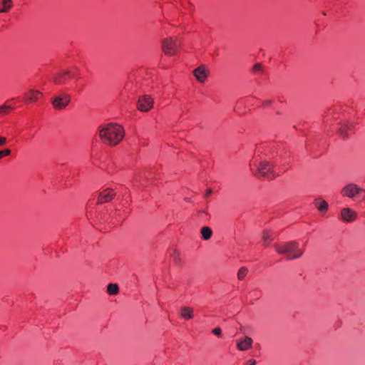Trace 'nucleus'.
I'll return each instance as SVG.
<instances>
[{"label": "nucleus", "instance_id": "nucleus-24", "mask_svg": "<svg viewBox=\"0 0 365 365\" xmlns=\"http://www.w3.org/2000/svg\"><path fill=\"white\" fill-rule=\"evenodd\" d=\"M252 70L253 71L255 72H257V71H260L262 70V66L261 63H256L254 65L253 68H252Z\"/></svg>", "mask_w": 365, "mask_h": 365}, {"label": "nucleus", "instance_id": "nucleus-6", "mask_svg": "<svg viewBox=\"0 0 365 365\" xmlns=\"http://www.w3.org/2000/svg\"><path fill=\"white\" fill-rule=\"evenodd\" d=\"M70 102V96L68 94H62L55 96L51 103L57 110H61L67 106Z\"/></svg>", "mask_w": 365, "mask_h": 365}, {"label": "nucleus", "instance_id": "nucleus-23", "mask_svg": "<svg viewBox=\"0 0 365 365\" xmlns=\"http://www.w3.org/2000/svg\"><path fill=\"white\" fill-rule=\"evenodd\" d=\"M11 154V150L10 149H4L2 150H0V159L2 158L4 156L9 155Z\"/></svg>", "mask_w": 365, "mask_h": 365}, {"label": "nucleus", "instance_id": "nucleus-18", "mask_svg": "<svg viewBox=\"0 0 365 365\" xmlns=\"http://www.w3.org/2000/svg\"><path fill=\"white\" fill-rule=\"evenodd\" d=\"M171 257L175 265L180 266L182 264V259L180 257V253L177 250H172L170 253Z\"/></svg>", "mask_w": 365, "mask_h": 365}, {"label": "nucleus", "instance_id": "nucleus-32", "mask_svg": "<svg viewBox=\"0 0 365 365\" xmlns=\"http://www.w3.org/2000/svg\"><path fill=\"white\" fill-rule=\"evenodd\" d=\"M76 76V73H74L73 72H72V76H68L69 78H73Z\"/></svg>", "mask_w": 365, "mask_h": 365}, {"label": "nucleus", "instance_id": "nucleus-1", "mask_svg": "<svg viewBox=\"0 0 365 365\" xmlns=\"http://www.w3.org/2000/svg\"><path fill=\"white\" fill-rule=\"evenodd\" d=\"M98 131L101 142L111 147L119 144L125 136L123 128L115 123H109L100 125Z\"/></svg>", "mask_w": 365, "mask_h": 365}, {"label": "nucleus", "instance_id": "nucleus-13", "mask_svg": "<svg viewBox=\"0 0 365 365\" xmlns=\"http://www.w3.org/2000/svg\"><path fill=\"white\" fill-rule=\"evenodd\" d=\"M274 233L271 230H264L262 232V240L263 246L267 247L269 246L270 242L274 240Z\"/></svg>", "mask_w": 365, "mask_h": 365}, {"label": "nucleus", "instance_id": "nucleus-25", "mask_svg": "<svg viewBox=\"0 0 365 365\" xmlns=\"http://www.w3.org/2000/svg\"><path fill=\"white\" fill-rule=\"evenodd\" d=\"M212 332L215 335H216V336H220L221 335V334H222V330H221V329H220V327H217V328L214 329L212 331Z\"/></svg>", "mask_w": 365, "mask_h": 365}, {"label": "nucleus", "instance_id": "nucleus-12", "mask_svg": "<svg viewBox=\"0 0 365 365\" xmlns=\"http://www.w3.org/2000/svg\"><path fill=\"white\" fill-rule=\"evenodd\" d=\"M352 128V123L348 122L341 123L339 128L338 133L343 138H347L349 135V131H351Z\"/></svg>", "mask_w": 365, "mask_h": 365}, {"label": "nucleus", "instance_id": "nucleus-22", "mask_svg": "<svg viewBox=\"0 0 365 365\" xmlns=\"http://www.w3.org/2000/svg\"><path fill=\"white\" fill-rule=\"evenodd\" d=\"M10 109H12V108L6 104L0 106V115H6Z\"/></svg>", "mask_w": 365, "mask_h": 365}, {"label": "nucleus", "instance_id": "nucleus-26", "mask_svg": "<svg viewBox=\"0 0 365 365\" xmlns=\"http://www.w3.org/2000/svg\"><path fill=\"white\" fill-rule=\"evenodd\" d=\"M212 235V230L210 227H207V229H206V238H207V240L210 239Z\"/></svg>", "mask_w": 365, "mask_h": 365}, {"label": "nucleus", "instance_id": "nucleus-5", "mask_svg": "<svg viewBox=\"0 0 365 365\" xmlns=\"http://www.w3.org/2000/svg\"><path fill=\"white\" fill-rule=\"evenodd\" d=\"M180 46V41L176 38H167L162 41V49L168 56L175 55Z\"/></svg>", "mask_w": 365, "mask_h": 365}, {"label": "nucleus", "instance_id": "nucleus-9", "mask_svg": "<svg viewBox=\"0 0 365 365\" xmlns=\"http://www.w3.org/2000/svg\"><path fill=\"white\" fill-rule=\"evenodd\" d=\"M115 195V193L112 189L107 188L99 193L97 203L102 204L110 202L114 197Z\"/></svg>", "mask_w": 365, "mask_h": 365}, {"label": "nucleus", "instance_id": "nucleus-19", "mask_svg": "<svg viewBox=\"0 0 365 365\" xmlns=\"http://www.w3.org/2000/svg\"><path fill=\"white\" fill-rule=\"evenodd\" d=\"M40 96L41 93L39 91L31 90L26 94V98L28 101L34 102L38 99Z\"/></svg>", "mask_w": 365, "mask_h": 365}, {"label": "nucleus", "instance_id": "nucleus-31", "mask_svg": "<svg viewBox=\"0 0 365 365\" xmlns=\"http://www.w3.org/2000/svg\"><path fill=\"white\" fill-rule=\"evenodd\" d=\"M212 192V190L211 189H207V197L210 195H211Z\"/></svg>", "mask_w": 365, "mask_h": 365}, {"label": "nucleus", "instance_id": "nucleus-27", "mask_svg": "<svg viewBox=\"0 0 365 365\" xmlns=\"http://www.w3.org/2000/svg\"><path fill=\"white\" fill-rule=\"evenodd\" d=\"M6 143V138L0 136V146L4 145Z\"/></svg>", "mask_w": 365, "mask_h": 365}, {"label": "nucleus", "instance_id": "nucleus-20", "mask_svg": "<svg viewBox=\"0 0 365 365\" xmlns=\"http://www.w3.org/2000/svg\"><path fill=\"white\" fill-rule=\"evenodd\" d=\"M119 291L118 286L116 284H109L107 287V292L110 294H116Z\"/></svg>", "mask_w": 365, "mask_h": 365}, {"label": "nucleus", "instance_id": "nucleus-7", "mask_svg": "<svg viewBox=\"0 0 365 365\" xmlns=\"http://www.w3.org/2000/svg\"><path fill=\"white\" fill-rule=\"evenodd\" d=\"M153 105V100L150 96L145 95L139 98L138 101V108L143 112H147L150 110Z\"/></svg>", "mask_w": 365, "mask_h": 365}, {"label": "nucleus", "instance_id": "nucleus-10", "mask_svg": "<svg viewBox=\"0 0 365 365\" xmlns=\"http://www.w3.org/2000/svg\"><path fill=\"white\" fill-rule=\"evenodd\" d=\"M253 340L250 336H245L242 339L237 341V348L240 351H247L252 346Z\"/></svg>", "mask_w": 365, "mask_h": 365}, {"label": "nucleus", "instance_id": "nucleus-16", "mask_svg": "<svg viewBox=\"0 0 365 365\" xmlns=\"http://www.w3.org/2000/svg\"><path fill=\"white\" fill-rule=\"evenodd\" d=\"M180 316L185 319H190L193 317V309L190 307H183L180 310Z\"/></svg>", "mask_w": 365, "mask_h": 365}, {"label": "nucleus", "instance_id": "nucleus-28", "mask_svg": "<svg viewBox=\"0 0 365 365\" xmlns=\"http://www.w3.org/2000/svg\"><path fill=\"white\" fill-rule=\"evenodd\" d=\"M201 235H202V238L203 240H205V227H203L201 228Z\"/></svg>", "mask_w": 365, "mask_h": 365}, {"label": "nucleus", "instance_id": "nucleus-17", "mask_svg": "<svg viewBox=\"0 0 365 365\" xmlns=\"http://www.w3.org/2000/svg\"><path fill=\"white\" fill-rule=\"evenodd\" d=\"M13 6L12 0H0V13H6Z\"/></svg>", "mask_w": 365, "mask_h": 365}, {"label": "nucleus", "instance_id": "nucleus-30", "mask_svg": "<svg viewBox=\"0 0 365 365\" xmlns=\"http://www.w3.org/2000/svg\"><path fill=\"white\" fill-rule=\"evenodd\" d=\"M270 103H271V101H264L263 102L264 106H267V105H269Z\"/></svg>", "mask_w": 365, "mask_h": 365}, {"label": "nucleus", "instance_id": "nucleus-8", "mask_svg": "<svg viewBox=\"0 0 365 365\" xmlns=\"http://www.w3.org/2000/svg\"><path fill=\"white\" fill-rule=\"evenodd\" d=\"M357 217V213L349 207L341 209L340 213V218L341 220L346 222H354Z\"/></svg>", "mask_w": 365, "mask_h": 365}, {"label": "nucleus", "instance_id": "nucleus-29", "mask_svg": "<svg viewBox=\"0 0 365 365\" xmlns=\"http://www.w3.org/2000/svg\"><path fill=\"white\" fill-rule=\"evenodd\" d=\"M256 361L255 359H250L249 360L245 365H255Z\"/></svg>", "mask_w": 365, "mask_h": 365}, {"label": "nucleus", "instance_id": "nucleus-3", "mask_svg": "<svg viewBox=\"0 0 365 365\" xmlns=\"http://www.w3.org/2000/svg\"><path fill=\"white\" fill-rule=\"evenodd\" d=\"M250 167L254 175L260 176L268 180H272L278 176L274 170V165L269 161H254L250 163Z\"/></svg>", "mask_w": 365, "mask_h": 365}, {"label": "nucleus", "instance_id": "nucleus-4", "mask_svg": "<svg viewBox=\"0 0 365 365\" xmlns=\"http://www.w3.org/2000/svg\"><path fill=\"white\" fill-rule=\"evenodd\" d=\"M341 195L352 200H365V190L354 183H349L344 186L341 190Z\"/></svg>", "mask_w": 365, "mask_h": 365}, {"label": "nucleus", "instance_id": "nucleus-21", "mask_svg": "<svg viewBox=\"0 0 365 365\" xmlns=\"http://www.w3.org/2000/svg\"><path fill=\"white\" fill-rule=\"evenodd\" d=\"M248 272V269L245 267H241L237 272V279L242 280L245 278Z\"/></svg>", "mask_w": 365, "mask_h": 365}, {"label": "nucleus", "instance_id": "nucleus-14", "mask_svg": "<svg viewBox=\"0 0 365 365\" xmlns=\"http://www.w3.org/2000/svg\"><path fill=\"white\" fill-rule=\"evenodd\" d=\"M193 75L196 78V79L200 82L203 83L205 81V66L204 65H201L196 69L193 71Z\"/></svg>", "mask_w": 365, "mask_h": 365}, {"label": "nucleus", "instance_id": "nucleus-2", "mask_svg": "<svg viewBox=\"0 0 365 365\" xmlns=\"http://www.w3.org/2000/svg\"><path fill=\"white\" fill-rule=\"evenodd\" d=\"M274 247L279 255H284L288 260L298 259L304 253L303 249L295 241L275 244Z\"/></svg>", "mask_w": 365, "mask_h": 365}, {"label": "nucleus", "instance_id": "nucleus-15", "mask_svg": "<svg viewBox=\"0 0 365 365\" xmlns=\"http://www.w3.org/2000/svg\"><path fill=\"white\" fill-rule=\"evenodd\" d=\"M314 205L321 213H324L329 208V205L327 201L322 198H317L314 200Z\"/></svg>", "mask_w": 365, "mask_h": 365}, {"label": "nucleus", "instance_id": "nucleus-11", "mask_svg": "<svg viewBox=\"0 0 365 365\" xmlns=\"http://www.w3.org/2000/svg\"><path fill=\"white\" fill-rule=\"evenodd\" d=\"M68 76H72V71L69 70L63 71L53 77V81L56 84H64L69 78Z\"/></svg>", "mask_w": 365, "mask_h": 365}]
</instances>
